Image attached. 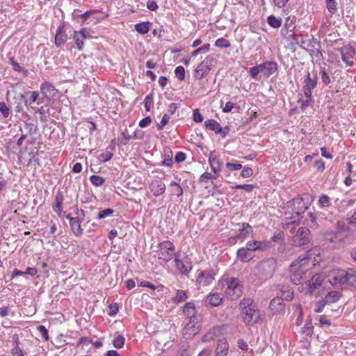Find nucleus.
I'll return each instance as SVG.
<instances>
[{"instance_id":"obj_1","label":"nucleus","mask_w":356,"mask_h":356,"mask_svg":"<svg viewBox=\"0 0 356 356\" xmlns=\"http://www.w3.org/2000/svg\"><path fill=\"white\" fill-rule=\"evenodd\" d=\"M277 268V261L274 258L261 260L255 267L254 275L261 281H266L274 275Z\"/></svg>"},{"instance_id":"obj_2","label":"nucleus","mask_w":356,"mask_h":356,"mask_svg":"<svg viewBox=\"0 0 356 356\" xmlns=\"http://www.w3.org/2000/svg\"><path fill=\"white\" fill-rule=\"evenodd\" d=\"M309 262V258L306 255H301L291 265L290 280L295 284H300L305 274V266Z\"/></svg>"},{"instance_id":"obj_3","label":"nucleus","mask_w":356,"mask_h":356,"mask_svg":"<svg viewBox=\"0 0 356 356\" xmlns=\"http://www.w3.org/2000/svg\"><path fill=\"white\" fill-rule=\"evenodd\" d=\"M331 284L346 287L356 286V269L348 268L346 270H338L334 273Z\"/></svg>"},{"instance_id":"obj_4","label":"nucleus","mask_w":356,"mask_h":356,"mask_svg":"<svg viewBox=\"0 0 356 356\" xmlns=\"http://www.w3.org/2000/svg\"><path fill=\"white\" fill-rule=\"evenodd\" d=\"M312 201L313 196L309 193H305L300 197L293 198L289 202L291 207L292 216L300 219V216L309 208Z\"/></svg>"},{"instance_id":"obj_5","label":"nucleus","mask_w":356,"mask_h":356,"mask_svg":"<svg viewBox=\"0 0 356 356\" xmlns=\"http://www.w3.org/2000/svg\"><path fill=\"white\" fill-rule=\"evenodd\" d=\"M216 63L215 55H208L204 60L200 63L195 70L194 77L197 80H200L205 77L210 72L211 67Z\"/></svg>"},{"instance_id":"obj_6","label":"nucleus","mask_w":356,"mask_h":356,"mask_svg":"<svg viewBox=\"0 0 356 356\" xmlns=\"http://www.w3.org/2000/svg\"><path fill=\"white\" fill-rule=\"evenodd\" d=\"M177 256L175 253V247L170 241H164L159 244L158 257L165 262L171 261Z\"/></svg>"},{"instance_id":"obj_7","label":"nucleus","mask_w":356,"mask_h":356,"mask_svg":"<svg viewBox=\"0 0 356 356\" xmlns=\"http://www.w3.org/2000/svg\"><path fill=\"white\" fill-rule=\"evenodd\" d=\"M227 284L225 295L228 299L234 300L241 296L243 286L239 280L234 277L230 278L227 280Z\"/></svg>"},{"instance_id":"obj_8","label":"nucleus","mask_w":356,"mask_h":356,"mask_svg":"<svg viewBox=\"0 0 356 356\" xmlns=\"http://www.w3.org/2000/svg\"><path fill=\"white\" fill-rule=\"evenodd\" d=\"M310 241V230L307 227H302L297 229L296 234L291 236L292 245L301 247L307 244Z\"/></svg>"},{"instance_id":"obj_9","label":"nucleus","mask_w":356,"mask_h":356,"mask_svg":"<svg viewBox=\"0 0 356 356\" xmlns=\"http://www.w3.org/2000/svg\"><path fill=\"white\" fill-rule=\"evenodd\" d=\"M243 321L248 325L257 323L260 320V312L257 305L241 312Z\"/></svg>"},{"instance_id":"obj_10","label":"nucleus","mask_w":356,"mask_h":356,"mask_svg":"<svg viewBox=\"0 0 356 356\" xmlns=\"http://www.w3.org/2000/svg\"><path fill=\"white\" fill-rule=\"evenodd\" d=\"M341 56L342 60L347 67H353L355 65L353 58L356 54L355 49L350 44H346L338 49Z\"/></svg>"},{"instance_id":"obj_11","label":"nucleus","mask_w":356,"mask_h":356,"mask_svg":"<svg viewBox=\"0 0 356 356\" xmlns=\"http://www.w3.org/2000/svg\"><path fill=\"white\" fill-rule=\"evenodd\" d=\"M303 83L302 91L304 92V95L309 96L312 95V90L317 86L318 84L317 74L315 73L313 74V76H311L310 73L307 72L305 77Z\"/></svg>"},{"instance_id":"obj_12","label":"nucleus","mask_w":356,"mask_h":356,"mask_svg":"<svg viewBox=\"0 0 356 356\" xmlns=\"http://www.w3.org/2000/svg\"><path fill=\"white\" fill-rule=\"evenodd\" d=\"M72 38L79 50H82L84 44L83 40L92 38V36L90 34V29L84 28L79 31H74Z\"/></svg>"},{"instance_id":"obj_13","label":"nucleus","mask_w":356,"mask_h":356,"mask_svg":"<svg viewBox=\"0 0 356 356\" xmlns=\"http://www.w3.org/2000/svg\"><path fill=\"white\" fill-rule=\"evenodd\" d=\"M215 273L212 269H207L199 272L196 279L198 284L203 286L209 285L214 280Z\"/></svg>"},{"instance_id":"obj_14","label":"nucleus","mask_w":356,"mask_h":356,"mask_svg":"<svg viewBox=\"0 0 356 356\" xmlns=\"http://www.w3.org/2000/svg\"><path fill=\"white\" fill-rule=\"evenodd\" d=\"M197 318L189 320V322L185 325L183 330V337L186 339H192L199 331V327L197 326Z\"/></svg>"},{"instance_id":"obj_15","label":"nucleus","mask_w":356,"mask_h":356,"mask_svg":"<svg viewBox=\"0 0 356 356\" xmlns=\"http://www.w3.org/2000/svg\"><path fill=\"white\" fill-rule=\"evenodd\" d=\"M270 242L266 241H248L246 243L249 251H264L270 248Z\"/></svg>"},{"instance_id":"obj_16","label":"nucleus","mask_w":356,"mask_h":356,"mask_svg":"<svg viewBox=\"0 0 356 356\" xmlns=\"http://www.w3.org/2000/svg\"><path fill=\"white\" fill-rule=\"evenodd\" d=\"M261 73L266 78L270 77L278 70V65L276 61H266L260 64Z\"/></svg>"},{"instance_id":"obj_17","label":"nucleus","mask_w":356,"mask_h":356,"mask_svg":"<svg viewBox=\"0 0 356 356\" xmlns=\"http://www.w3.org/2000/svg\"><path fill=\"white\" fill-rule=\"evenodd\" d=\"M67 38L68 36L65 29V25L63 23H61L56 29L54 38L55 45L57 47H60L62 44L66 42Z\"/></svg>"},{"instance_id":"obj_18","label":"nucleus","mask_w":356,"mask_h":356,"mask_svg":"<svg viewBox=\"0 0 356 356\" xmlns=\"http://www.w3.org/2000/svg\"><path fill=\"white\" fill-rule=\"evenodd\" d=\"M175 266L182 275H188L192 270L193 266L190 261H182L178 258V255L174 258Z\"/></svg>"},{"instance_id":"obj_19","label":"nucleus","mask_w":356,"mask_h":356,"mask_svg":"<svg viewBox=\"0 0 356 356\" xmlns=\"http://www.w3.org/2000/svg\"><path fill=\"white\" fill-rule=\"evenodd\" d=\"M40 89L43 97L48 99L54 97L58 92L53 84L47 81L41 83Z\"/></svg>"},{"instance_id":"obj_20","label":"nucleus","mask_w":356,"mask_h":356,"mask_svg":"<svg viewBox=\"0 0 356 356\" xmlns=\"http://www.w3.org/2000/svg\"><path fill=\"white\" fill-rule=\"evenodd\" d=\"M149 188L154 196L158 197L164 193L165 184L161 180L154 179L149 184Z\"/></svg>"},{"instance_id":"obj_21","label":"nucleus","mask_w":356,"mask_h":356,"mask_svg":"<svg viewBox=\"0 0 356 356\" xmlns=\"http://www.w3.org/2000/svg\"><path fill=\"white\" fill-rule=\"evenodd\" d=\"M308 46L312 47L310 49L311 55L314 56L318 59L323 58L320 41H318L316 38H312L311 40H309Z\"/></svg>"},{"instance_id":"obj_22","label":"nucleus","mask_w":356,"mask_h":356,"mask_svg":"<svg viewBox=\"0 0 356 356\" xmlns=\"http://www.w3.org/2000/svg\"><path fill=\"white\" fill-rule=\"evenodd\" d=\"M300 219H296L295 216L286 217L285 222L282 223V227L285 230H289V233L293 236L297 229L295 225H298Z\"/></svg>"},{"instance_id":"obj_23","label":"nucleus","mask_w":356,"mask_h":356,"mask_svg":"<svg viewBox=\"0 0 356 356\" xmlns=\"http://www.w3.org/2000/svg\"><path fill=\"white\" fill-rule=\"evenodd\" d=\"M229 343L225 338L218 341L217 347L214 351V356H227Z\"/></svg>"},{"instance_id":"obj_24","label":"nucleus","mask_w":356,"mask_h":356,"mask_svg":"<svg viewBox=\"0 0 356 356\" xmlns=\"http://www.w3.org/2000/svg\"><path fill=\"white\" fill-rule=\"evenodd\" d=\"M252 232V227L248 223L243 222L242 223V227L238 229V232L235 236L234 238L243 241Z\"/></svg>"},{"instance_id":"obj_25","label":"nucleus","mask_w":356,"mask_h":356,"mask_svg":"<svg viewBox=\"0 0 356 356\" xmlns=\"http://www.w3.org/2000/svg\"><path fill=\"white\" fill-rule=\"evenodd\" d=\"M323 281V277L321 274L314 275L312 279L308 281V290L309 293H313V292L318 289Z\"/></svg>"},{"instance_id":"obj_26","label":"nucleus","mask_w":356,"mask_h":356,"mask_svg":"<svg viewBox=\"0 0 356 356\" xmlns=\"http://www.w3.org/2000/svg\"><path fill=\"white\" fill-rule=\"evenodd\" d=\"M83 220V218L79 217H74V219H70V228L76 236H80L83 233V229L81 227V223Z\"/></svg>"},{"instance_id":"obj_27","label":"nucleus","mask_w":356,"mask_h":356,"mask_svg":"<svg viewBox=\"0 0 356 356\" xmlns=\"http://www.w3.org/2000/svg\"><path fill=\"white\" fill-rule=\"evenodd\" d=\"M209 163L215 174H218L222 170V163L218 157L213 155V152L210 153Z\"/></svg>"},{"instance_id":"obj_28","label":"nucleus","mask_w":356,"mask_h":356,"mask_svg":"<svg viewBox=\"0 0 356 356\" xmlns=\"http://www.w3.org/2000/svg\"><path fill=\"white\" fill-rule=\"evenodd\" d=\"M183 313L190 320H193V318H197L195 315L196 312L195 305L193 302H186L183 307Z\"/></svg>"},{"instance_id":"obj_29","label":"nucleus","mask_w":356,"mask_h":356,"mask_svg":"<svg viewBox=\"0 0 356 356\" xmlns=\"http://www.w3.org/2000/svg\"><path fill=\"white\" fill-rule=\"evenodd\" d=\"M64 200L63 195L61 192H58L55 196L54 204L53 206V210L54 212L58 213L59 215L63 211V202Z\"/></svg>"},{"instance_id":"obj_30","label":"nucleus","mask_w":356,"mask_h":356,"mask_svg":"<svg viewBox=\"0 0 356 356\" xmlns=\"http://www.w3.org/2000/svg\"><path fill=\"white\" fill-rule=\"evenodd\" d=\"M341 297V293L340 292L337 291H332L327 293L323 300L327 305H330L339 301Z\"/></svg>"},{"instance_id":"obj_31","label":"nucleus","mask_w":356,"mask_h":356,"mask_svg":"<svg viewBox=\"0 0 356 356\" xmlns=\"http://www.w3.org/2000/svg\"><path fill=\"white\" fill-rule=\"evenodd\" d=\"M247 246L245 248H241L236 252V257L242 262H248L252 259V256L248 252Z\"/></svg>"},{"instance_id":"obj_32","label":"nucleus","mask_w":356,"mask_h":356,"mask_svg":"<svg viewBox=\"0 0 356 356\" xmlns=\"http://www.w3.org/2000/svg\"><path fill=\"white\" fill-rule=\"evenodd\" d=\"M204 126L207 129L213 131L216 134L222 131V127L215 120L210 119L204 122Z\"/></svg>"},{"instance_id":"obj_33","label":"nucleus","mask_w":356,"mask_h":356,"mask_svg":"<svg viewBox=\"0 0 356 356\" xmlns=\"http://www.w3.org/2000/svg\"><path fill=\"white\" fill-rule=\"evenodd\" d=\"M319 74L321 76L322 83L325 86L329 85L332 82V81L334 79V77H332L330 76V74L327 72V70L325 68V67H320Z\"/></svg>"},{"instance_id":"obj_34","label":"nucleus","mask_w":356,"mask_h":356,"mask_svg":"<svg viewBox=\"0 0 356 356\" xmlns=\"http://www.w3.org/2000/svg\"><path fill=\"white\" fill-rule=\"evenodd\" d=\"M151 24V22H149V21L138 23L135 24V30L138 33L145 35L149 32Z\"/></svg>"},{"instance_id":"obj_35","label":"nucleus","mask_w":356,"mask_h":356,"mask_svg":"<svg viewBox=\"0 0 356 356\" xmlns=\"http://www.w3.org/2000/svg\"><path fill=\"white\" fill-rule=\"evenodd\" d=\"M163 152L164 160L161 162V165L171 167L172 165V152L168 147H165Z\"/></svg>"},{"instance_id":"obj_36","label":"nucleus","mask_w":356,"mask_h":356,"mask_svg":"<svg viewBox=\"0 0 356 356\" xmlns=\"http://www.w3.org/2000/svg\"><path fill=\"white\" fill-rule=\"evenodd\" d=\"M207 300L211 305L216 307L221 304L222 298L219 293H213L207 296Z\"/></svg>"},{"instance_id":"obj_37","label":"nucleus","mask_w":356,"mask_h":356,"mask_svg":"<svg viewBox=\"0 0 356 356\" xmlns=\"http://www.w3.org/2000/svg\"><path fill=\"white\" fill-rule=\"evenodd\" d=\"M188 298L187 293L184 290L178 289L176 291V296L172 298V300L175 304L184 302Z\"/></svg>"},{"instance_id":"obj_38","label":"nucleus","mask_w":356,"mask_h":356,"mask_svg":"<svg viewBox=\"0 0 356 356\" xmlns=\"http://www.w3.org/2000/svg\"><path fill=\"white\" fill-rule=\"evenodd\" d=\"M283 298H274L270 302V307L273 310L280 311L284 308Z\"/></svg>"},{"instance_id":"obj_39","label":"nucleus","mask_w":356,"mask_h":356,"mask_svg":"<svg viewBox=\"0 0 356 356\" xmlns=\"http://www.w3.org/2000/svg\"><path fill=\"white\" fill-rule=\"evenodd\" d=\"M267 22L271 27L277 29L281 26L282 19L281 18H277L274 15H270L268 17Z\"/></svg>"},{"instance_id":"obj_40","label":"nucleus","mask_w":356,"mask_h":356,"mask_svg":"<svg viewBox=\"0 0 356 356\" xmlns=\"http://www.w3.org/2000/svg\"><path fill=\"white\" fill-rule=\"evenodd\" d=\"M225 166L229 171H236L243 168L242 164L238 161L236 160H232L231 162H227Z\"/></svg>"},{"instance_id":"obj_41","label":"nucleus","mask_w":356,"mask_h":356,"mask_svg":"<svg viewBox=\"0 0 356 356\" xmlns=\"http://www.w3.org/2000/svg\"><path fill=\"white\" fill-rule=\"evenodd\" d=\"M305 96L306 97L305 100H302L301 99H300L298 100V102L301 103L300 108L303 111L305 110L309 106H311L314 102L312 95H311L309 96V95H305Z\"/></svg>"},{"instance_id":"obj_42","label":"nucleus","mask_w":356,"mask_h":356,"mask_svg":"<svg viewBox=\"0 0 356 356\" xmlns=\"http://www.w3.org/2000/svg\"><path fill=\"white\" fill-rule=\"evenodd\" d=\"M7 58L8 59L9 63L13 66V70L18 72L24 71L23 67H22L19 63L15 60L10 53L7 55Z\"/></svg>"},{"instance_id":"obj_43","label":"nucleus","mask_w":356,"mask_h":356,"mask_svg":"<svg viewBox=\"0 0 356 356\" xmlns=\"http://www.w3.org/2000/svg\"><path fill=\"white\" fill-rule=\"evenodd\" d=\"M326 7L331 15H334L337 11V2L335 0H325Z\"/></svg>"},{"instance_id":"obj_44","label":"nucleus","mask_w":356,"mask_h":356,"mask_svg":"<svg viewBox=\"0 0 356 356\" xmlns=\"http://www.w3.org/2000/svg\"><path fill=\"white\" fill-rule=\"evenodd\" d=\"M254 304L253 300L251 298H243L240 302V307L241 308V312H243L245 309H248V307H252V306H255Z\"/></svg>"},{"instance_id":"obj_45","label":"nucleus","mask_w":356,"mask_h":356,"mask_svg":"<svg viewBox=\"0 0 356 356\" xmlns=\"http://www.w3.org/2000/svg\"><path fill=\"white\" fill-rule=\"evenodd\" d=\"M0 113L4 118H8L11 114L10 108L4 102H0Z\"/></svg>"},{"instance_id":"obj_46","label":"nucleus","mask_w":356,"mask_h":356,"mask_svg":"<svg viewBox=\"0 0 356 356\" xmlns=\"http://www.w3.org/2000/svg\"><path fill=\"white\" fill-rule=\"evenodd\" d=\"M124 337L121 334H118L114 338L113 345L116 348H121L124 346Z\"/></svg>"},{"instance_id":"obj_47","label":"nucleus","mask_w":356,"mask_h":356,"mask_svg":"<svg viewBox=\"0 0 356 356\" xmlns=\"http://www.w3.org/2000/svg\"><path fill=\"white\" fill-rule=\"evenodd\" d=\"M90 180L91 183L95 186H101L105 181V179L103 177L95 175H91Z\"/></svg>"},{"instance_id":"obj_48","label":"nucleus","mask_w":356,"mask_h":356,"mask_svg":"<svg viewBox=\"0 0 356 356\" xmlns=\"http://www.w3.org/2000/svg\"><path fill=\"white\" fill-rule=\"evenodd\" d=\"M113 156V154L108 151L102 152L97 156V159L101 162H107L110 161Z\"/></svg>"},{"instance_id":"obj_49","label":"nucleus","mask_w":356,"mask_h":356,"mask_svg":"<svg viewBox=\"0 0 356 356\" xmlns=\"http://www.w3.org/2000/svg\"><path fill=\"white\" fill-rule=\"evenodd\" d=\"M292 42L299 45L302 48L304 47L305 41L301 35L292 34Z\"/></svg>"},{"instance_id":"obj_50","label":"nucleus","mask_w":356,"mask_h":356,"mask_svg":"<svg viewBox=\"0 0 356 356\" xmlns=\"http://www.w3.org/2000/svg\"><path fill=\"white\" fill-rule=\"evenodd\" d=\"M114 213V210L111 208L102 210L99 212L97 218L99 220L104 219L108 216H112Z\"/></svg>"},{"instance_id":"obj_51","label":"nucleus","mask_w":356,"mask_h":356,"mask_svg":"<svg viewBox=\"0 0 356 356\" xmlns=\"http://www.w3.org/2000/svg\"><path fill=\"white\" fill-rule=\"evenodd\" d=\"M321 207H328L330 204V198L327 195H322L318 199Z\"/></svg>"},{"instance_id":"obj_52","label":"nucleus","mask_w":356,"mask_h":356,"mask_svg":"<svg viewBox=\"0 0 356 356\" xmlns=\"http://www.w3.org/2000/svg\"><path fill=\"white\" fill-rule=\"evenodd\" d=\"M15 346L12 350V354L13 356H24L22 349L19 347L18 337L17 335H15Z\"/></svg>"},{"instance_id":"obj_53","label":"nucleus","mask_w":356,"mask_h":356,"mask_svg":"<svg viewBox=\"0 0 356 356\" xmlns=\"http://www.w3.org/2000/svg\"><path fill=\"white\" fill-rule=\"evenodd\" d=\"M215 45L220 48H228L231 44L227 40L221 38L216 40Z\"/></svg>"},{"instance_id":"obj_54","label":"nucleus","mask_w":356,"mask_h":356,"mask_svg":"<svg viewBox=\"0 0 356 356\" xmlns=\"http://www.w3.org/2000/svg\"><path fill=\"white\" fill-rule=\"evenodd\" d=\"M145 108L147 111H149L153 106V95L149 94L147 95L144 100Z\"/></svg>"},{"instance_id":"obj_55","label":"nucleus","mask_w":356,"mask_h":356,"mask_svg":"<svg viewBox=\"0 0 356 356\" xmlns=\"http://www.w3.org/2000/svg\"><path fill=\"white\" fill-rule=\"evenodd\" d=\"M176 76L179 81H183L185 79V70L183 66H177L175 70Z\"/></svg>"},{"instance_id":"obj_56","label":"nucleus","mask_w":356,"mask_h":356,"mask_svg":"<svg viewBox=\"0 0 356 356\" xmlns=\"http://www.w3.org/2000/svg\"><path fill=\"white\" fill-rule=\"evenodd\" d=\"M259 72H261V68L260 64L250 67V69L249 70L250 75L254 79H257L258 74Z\"/></svg>"},{"instance_id":"obj_57","label":"nucleus","mask_w":356,"mask_h":356,"mask_svg":"<svg viewBox=\"0 0 356 356\" xmlns=\"http://www.w3.org/2000/svg\"><path fill=\"white\" fill-rule=\"evenodd\" d=\"M232 188L234 189H243L246 192L250 193L253 191V189L255 188V186L252 184H236Z\"/></svg>"},{"instance_id":"obj_58","label":"nucleus","mask_w":356,"mask_h":356,"mask_svg":"<svg viewBox=\"0 0 356 356\" xmlns=\"http://www.w3.org/2000/svg\"><path fill=\"white\" fill-rule=\"evenodd\" d=\"M215 336V331L213 330H210L202 337V341L209 342L213 340Z\"/></svg>"},{"instance_id":"obj_59","label":"nucleus","mask_w":356,"mask_h":356,"mask_svg":"<svg viewBox=\"0 0 356 356\" xmlns=\"http://www.w3.org/2000/svg\"><path fill=\"white\" fill-rule=\"evenodd\" d=\"M170 118V115L167 113H165L163 115V118L160 122L157 124V129L159 130H162L163 127L168 123Z\"/></svg>"},{"instance_id":"obj_60","label":"nucleus","mask_w":356,"mask_h":356,"mask_svg":"<svg viewBox=\"0 0 356 356\" xmlns=\"http://www.w3.org/2000/svg\"><path fill=\"white\" fill-rule=\"evenodd\" d=\"M122 136L123 139L120 141V143L122 145H126L130 139L141 138V137L137 136L136 132H134V135H127L125 134V132H122Z\"/></svg>"},{"instance_id":"obj_61","label":"nucleus","mask_w":356,"mask_h":356,"mask_svg":"<svg viewBox=\"0 0 356 356\" xmlns=\"http://www.w3.org/2000/svg\"><path fill=\"white\" fill-rule=\"evenodd\" d=\"M253 175V170L248 166H245L243 168V170L241 172V176L243 178H249L252 177Z\"/></svg>"},{"instance_id":"obj_62","label":"nucleus","mask_w":356,"mask_h":356,"mask_svg":"<svg viewBox=\"0 0 356 356\" xmlns=\"http://www.w3.org/2000/svg\"><path fill=\"white\" fill-rule=\"evenodd\" d=\"M37 330L40 333L42 337L44 339V341L49 340V337L48 334V331L44 325L38 326Z\"/></svg>"},{"instance_id":"obj_63","label":"nucleus","mask_w":356,"mask_h":356,"mask_svg":"<svg viewBox=\"0 0 356 356\" xmlns=\"http://www.w3.org/2000/svg\"><path fill=\"white\" fill-rule=\"evenodd\" d=\"M326 305L327 304L325 303L323 299L317 301L316 303V309L314 312L318 314L321 313L323 311V309Z\"/></svg>"},{"instance_id":"obj_64","label":"nucleus","mask_w":356,"mask_h":356,"mask_svg":"<svg viewBox=\"0 0 356 356\" xmlns=\"http://www.w3.org/2000/svg\"><path fill=\"white\" fill-rule=\"evenodd\" d=\"M312 319L309 318L307 321L305 325L303 327V332L306 334H309L312 332Z\"/></svg>"}]
</instances>
